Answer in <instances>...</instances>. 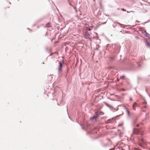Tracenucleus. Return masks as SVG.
Listing matches in <instances>:
<instances>
[{
    "mask_svg": "<svg viewBox=\"0 0 150 150\" xmlns=\"http://www.w3.org/2000/svg\"><path fill=\"white\" fill-rule=\"evenodd\" d=\"M143 132V130L139 129H134L133 131V133L134 134H139L140 135V137H139V139L143 143H144V139L142 137L143 135L144 134Z\"/></svg>",
    "mask_w": 150,
    "mask_h": 150,
    "instance_id": "1",
    "label": "nucleus"
},
{
    "mask_svg": "<svg viewBox=\"0 0 150 150\" xmlns=\"http://www.w3.org/2000/svg\"><path fill=\"white\" fill-rule=\"evenodd\" d=\"M112 48L114 49L116 53H119L120 52L121 47L118 44H114L112 45Z\"/></svg>",
    "mask_w": 150,
    "mask_h": 150,
    "instance_id": "2",
    "label": "nucleus"
},
{
    "mask_svg": "<svg viewBox=\"0 0 150 150\" xmlns=\"http://www.w3.org/2000/svg\"><path fill=\"white\" fill-rule=\"evenodd\" d=\"M90 33L88 31L86 30L83 34V36L85 39H87L90 36Z\"/></svg>",
    "mask_w": 150,
    "mask_h": 150,
    "instance_id": "3",
    "label": "nucleus"
},
{
    "mask_svg": "<svg viewBox=\"0 0 150 150\" xmlns=\"http://www.w3.org/2000/svg\"><path fill=\"white\" fill-rule=\"evenodd\" d=\"M59 66H58V73L59 74L61 71V68L62 66V62H59Z\"/></svg>",
    "mask_w": 150,
    "mask_h": 150,
    "instance_id": "4",
    "label": "nucleus"
},
{
    "mask_svg": "<svg viewBox=\"0 0 150 150\" xmlns=\"http://www.w3.org/2000/svg\"><path fill=\"white\" fill-rule=\"evenodd\" d=\"M98 117L99 115H98V112H96L95 113V115H93V117H91L90 119L91 120L93 119L96 120V119L98 118Z\"/></svg>",
    "mask_w": 150,
    "mask_h": 150,
    "instance_id": "5",
    "label": "nucleus"
},
{
    "mask_svg": "<svg viewBox=\"0 0 150 150\" xmlns=\"http://www.w3.org/2000/svg\"><path fill=\"white\" fill-rule=\"evenodd\" d=\"M136 106H139V105H138L137 103L135 102L134 103L132 107V109L134 110H135V107Z\"/></svg>",
    "mask_w": 150,
    "mask_h": 150,
    "instance_id": "6",
    "label": "nucleus"
},
{
    "mask_svg": "<svg viewBox=\"0 0 150 150\" xmlns=\"http://www.w3.org/2000/svg\"><path fill=\"white\" fill-rule=\"evenodd\" d=\"M113 119V118L109 119V120H108L107 121H105V123L106 124L110 123L112 121Z\"/></svg>",
    "mask_w": 150,
    "mask_h": 150,
    "instance_id": "7",
    "label": "nucleus"
},
{
    "mask_svg": "<svg viewBox=\"0 0 150 150\" xmlns=\"http://www.w3.org/2000/svg\"><path fill=\"white\" fill-rule=\"evenodd\" d=\"M146 103L145 102L143 103V105L142 106L143 108H147V106L146 105Z\"/></svg>",
    "mask_w": 150,
    "mask_h": 150,
    "instance_id": "8",
    "label": "nucleus"
},
{
    "mask_svg": "<svg viewBox=\"0 0 150 150\" xmlns=\"http://www.w3.org/2000/svg\"><path fill=\"white\" fill-rule=\"evenodd\" d=\"M145 42L147 46L150 48V43L148 42L147 40L145 41Z\"/></svg>",
    "mask_w": 150,
    "mask_h": 150,
    "instance_id": "9",
    "label": "nucleus"
},
{
    "mask_svg": "<svg viewBox=\"0 0 150 150\" xmlns=\"http://www.w3.org/2000/svg\"><path fill=\"white\" fill-rule=\"evenodd\" d=\"M126 110V111L127 112V114L128 115V116H129V112L128 110V109L127 108H125Z\"/></svg>",
    "mask_w": 150,
    "mask_h": 150,
    "instance_id": "10",
    "label": "nucleus"
},
{
    "mask_svg": "<svg viewBox=\"0 0 150 150\" xmlns=\"http://www.w3.org/2000/svg\"><path fill=\"white\" fill-rule=\"evenodd\" d=\"M50 26V24L49 23H47L45 25V27L46 28L49 27Z\"/></svg>",
    "mask_w": 150,
    "mask_h": 150,
    "instance_id": "11",
    "label": "nucleus"
},
{
    "mask_svg": "<svg viewBox=\"0 0 150 150\" xmlns=\"http://www.w3.org/2000/svg\"><path fill=\"white\" fill-rule=\"evenodd\" d=\"M104 114V113L103 112H98V115H99V116L100 115H103Z\"/></svg>",
    "mask_w": 150,
    "mask_h": 150,
    "instance_id": "12",
    "label": "nucleus"
},
{
    "mask_svg": "<svg viewBox=\"0 0 150 150\" xmlns=\"http://www.w3.org/2000/svg\"><path fill=\"white\" fill-rule=\"evenodd\" d=\"M142 33L145 36L148 33H147V32L146 31H144V32H143Z\"/></svg>",
    "mask_w": 150,
    "mask_h": 150,
    "instance_id": "13",
    "label": "nucleus"
},
{
    "mask_svg": "<svg viewBox=\"0 0 150 150\" xmlns=\"http://www.w3.org/2000/svg\"><path fill=\"white\" fill-rule=\"evenodd\" d=\"M146 119H145L142 120V124L144 125V122H145L146 121Z\"/></svg>",
    "mask_w": 150,
    "mask_h": 150,
    "instance_id": "14",
    "label": "nucleus"
},
{
    "mask_svg": "<svg viewBox=\"0 0 150 150\" xmlns=\"http://www.w3.org/2000/svg\"><path fill=\"white\" fill-rule=\"evenodd\" d=\"M139 146H141L143 148H145V147L144 146L142 145L141 144H139Z\"/></svg>",
    "mask_w": 150,
    "mask_h": 150,
    "instance_id": "15",
    "label": "nucleus"
},
{
    "mask_svg": "<svg viewBox=\"0 0 150 150\" xmlns=\"http://www.w3.org/2000/svg\"><path fill=\"white\" fill-rule=\"evenodd\" d=\"M146 37H147L149 38H150V35L149 34H148V33L146 35Z\"/></svg>",
    "mask_w": 150,
    "mask_h": 150,
    "instance_id": "16",
    "label": "nucleus"
},
{
    "mask_svg": "<svg viewBox=\"0 0 150 150\" xmlns=\"http://www.w3.org/2000/svg\"><path fill=\"white\" fill-rule=\"evenodd\" d=\"M125 77V76H122L120 77V79H122L124 78Z\"/></svg>",
    "mask_w": 150,
    "mask_h": 150,
    "instance_id": "17",
    "label": "nucleus"
},
{
    "mask_svg": "<svg viewBox=\"0 0 150 150\" xmlns=\"http://www.w3.org/2000/svg\"><path fill=\"white\" fill-rule=\"evenodd\" d=\"M99 47V46H98L97 45L96 47V50H98Z\"/></svg>",
    "mask_w": 150,
    "mask_h": 150,
    "instance_id": "18",
    "label": "nucleus"
},
{
    "mask_svg": "<svg viewBox=\"0 0 150 150\" xmlns=\"http://www.w3.org/2000/svg\"><path fill=\"white\" fill-rule=\"evenodd\" d=\"M121 10H122L123 11H126V10L123 8H121Z\"/></svg>",
    "mask_w": 150,
    "mask_h": 150,
    "instance_id": "19",
    "label": "nucleus"
},
{
    "mask_svg": "<svg viewBox=\"0 0 150 150\" xmlns=\"http://www.w3.org/2000/svg\"><path fill=\"white\" fill-rule=\"evenodd\" d=\"M132 100V97H130L129 98V100L131 101Z\"/></svg>",
    "mask_w": 150,
    "mask_h": 150,
    "instance_id": "20",
    "label": "nucleus"
},
{
    "mask_svg": "<svg viewBox=\"0 0 150 150\" xmlns=\"http://www.w3.org/2000/svg\"><path fill=\"white\" fill-rule=\"evenodd\" d=\"M91 30V29H90V28H89L88 29H87V30Z\"/></svg>",
    "mask_w": 150,
    "mask_h": 150,
    "instance_id": "21",
    "label": "nucleus"
},
{
    "mask_svg": "<svg viewBox=\"0 0 150 150\" xmlns=\"http://www.w3.org/2000/svg\"><path fill=\"white\" fill-rule=\"evenodd\" d=\"M136 22H137V23H139V21H136Z\"/></svg>",
    "mask_w": 150,
    "mask_h": 150,
    "instance_id": "22",
    "label": "nucleus"
},
{
    "mask_svg": "<svg viewBox=\"0 0 150 150\" xmlns=\"http://www.w3.org/2000/svg\"><path fill=\"white\" fill-rule=\"evenodd\" d=\"M105 23H106V22H104V23H102V24H105Z\"/></svg>",
    "mask_w": 150,
    "mask_h": 150,
    "instance_id": "23",
    "label": "nucleus"
},
{
    "mask_svg": "<svg viewBox=\"0 0 150 150\" xmlns=\"http://www.w3.org/2000/svg\"><path fill=\"white\" fill-rule=\"evenodd\" d=\"M108 107H109V108H112V107L111 106H109Z\"/></svg>",
    "mask_w": 150,
    "mask_h": 150,
    "instance_id": "24",
    "label": "nucleus"
},
{
    "mask_svg": "<svg viewBox=\"0 0 150 150\" xmlns=\"http://www.w3.org/2000/svg\"><path fill=\"white\" fill-rule=\"evenodd\" d=\"M121 125H118V126H119H119H121Z\"/></svg>",
    "mask_w": 150,
    "mask_h": 150,
    "instance_id": "25",
    "label": "nucleus"
},
{
    "mask_svg": "<svg viewBox=\"0 0 150 150\" xmlns=\"http://www.w3.org/2000/svg\"><path fill=\"white\" fill-rule=\"evenodd\" d=\"M149 21H147V22H149ZM147 23V22H145V23Z\"/></svg>",
    "mask_w": 150,
    "mask_h": 150,
    "instance_id": "26",
    "label": "nucleus"
},
{
    "mask_svg": "<svg viewBox=\"0 0 150 150\" xmlns=\"http://www.w3.org/2000/svg\"><path fill=\"white\" fill-rule=\"evenodd\" d=\"M87 25V24H86V23L85 24V25Z\"/></svg>",
    "mask_w": 150,
    "mask_h": 150,
    "instance_id": "27",
    "label": "nucleus"
},
{
    "mask_svg": "<svg viewBox=\"0 0 150 150\" xmlns=\"http://www.w3.org/2000/svg\"><path fill=\"white\" fill-rule=\"evenodd\" d=\"M117 24H120L119 23H118V22H117Z\"/></svg>",
    "mask_w": 150,
    "mask_h": 150,
    "instance_id": "28",
    "label": "nucleus"
},
{
    "mask_svg": "<svg viewBox=\"0 0 150 150\" xmlns=\"http://www.w3.org/2000/svg\"><path fill=\"white\" fill-rule=\"evenodd\" d=\"M127 13H129V12H128V11H127Z\"/></svg>",
    "mask_w": 150,
    "mask_h": 150,
    "instance_id": "29",
    "label": "nucleus"
},
{
    "mask_svg": "<svg viewBox=\"0 0 150 150\" xmlns=\"http://www.w3.org/2000/svg\"><path fill=\"white\" fill-rule=\"evenodd\" d=\"M137 126H139V125H137Z\"/></svg>",
    "mask_w": 150,
    "mask_h": 150,
    "instance_id": "30",
    "label": "nucleus"
},
{
    "mask_svg": "<svg viewBox=\"0 0 150 150\" xmlns=\"http://www.w3.org/2000/svg\"><path fill=\"white\" fill-rule=\"evenodd\" d=\"M141 125H140L139 126H141Z\"/></svg>",
    "mask_w": 150,
    "mask_h": 150,
    "instance_id": "31",
    "label": "nucleus"
},
{
    "mask_svg": "<svg viewBox=\"0 0 150 150\" xmlns=\"http://www.w3.org/2000/svg\"><path fill=\"white\" fill-rule=\"evenodd\" d=\"M117 10H119V8H117Z\"/></svg>",
    "mask_w": 150,
    "mask_h": 150,
    "instance_id": "32",
    "label": "nucleus"
}]
</instances>
